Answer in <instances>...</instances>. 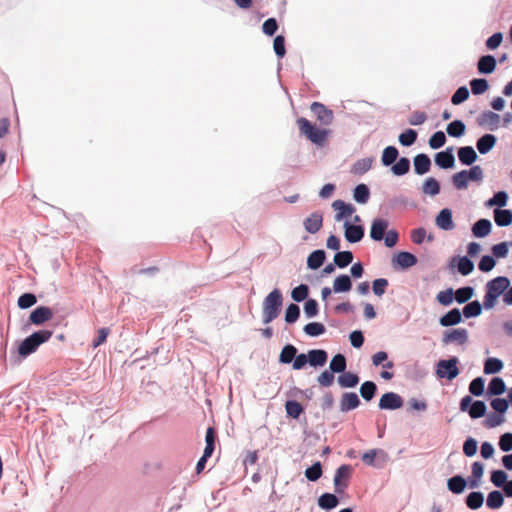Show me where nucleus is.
<instances>
[{
  "mask_svg": "<svg viewBox=\"0 0 512 512\" xmlns=\"http://www.w3.org/2000/svg\"><path fill=\"white\" fill-rule=\"evenodd\" d=\"M510 286V279L506 276H497L485 284L484 309L491 310L495 307L498 298Z\"/></svg>",
  "mask_w": 512,
  "mask_h": 512,
  "instance_id": "obj_1",
  "label": "nucleus"
},
{
  "mask_svg": "<svg viewBox=\"0 0 512 512\" xmlns=\"http://www.w3.org/2000/svg\"><path fill=\"white\" fill-rule=\"evenodd\" d=\"M283 306V294L280 289H273L263 300L262 303V322L267 325L274 321Z\"/></svg>",
  "mask_w": 512,
  "mask_h": 512,
  "instance_id": "obj_2",
  "label": "nucleus"
},
{
  "mask_svg": "<svg viewBox=\"0 0 512 512\" xmlns=\"http://www.w3.org/2000/svg\"><path fill=\"white\" fill-rule=\"evenodd\" d=\"M52 334L53 332L47 329L33 332L19 343L17 348L18 356L22 359L30 356L37 351L40 345L47 342Z\"/></svg>",
  "mask_w": 512,
  "mask_h": 512,
  "instance_id": "obj_3",
  "label": "nucleus"
},
{
  "mask_svg": "<svg viewBox=\"0 0 512 512\" xmlns=\"http://www.w3.org/2000/svg\"><path fill=\"white\" fill-rule=\"evenodd\" d=\"M297 125L301 134L305 135L308 140L316 145L321 146L328 136L326 129L317 127L304 117L297 119Z\"/></svg>",
  "mask_w": 512,
  "mask_h": 512,
  "instance_id": "obj_4",
  "label": "nucleus"
},
{
  "mask_svg": "<svg viewBox=\"0 0 512 512\" xmlns=\"http://www.w3.org/2000/svg\"><path fill=\"white\" fill-rule=\"evenodd\" d=\"M459 359L456 356H451L448 359H440L436 363L435 373L439 379L453 380L459 374L458 368Z\"/></svg>",
  "mask_w": 512,
  "mask_h": 512,
  "instance_id": "obj_5",
  "label": "nucleus"
},
{
  "mask_svg": "<svg viewBox=\"0 0 512 512\" xmlns=\"http://www.w3.org/2000/svg\"><path fill=\"white\" fill-rule=\"evenodd\" d=\"M461 412H467L472 419H479L486 415L487 406L482 400H474L472 396L466 395L459 403Z\"/></svg>",
  "mask_w": 512,
  "mask_h": 512,
  "instance_id": "obj_6",
  "label": "nucleus"
},
{
  "mask_svg": "<svg viewBox=\"0 0 512 512\" xmlns=\"http://www.w3.org/2000/svg\"><path fill=\"white\" fill-rule=\"evenodd\" d=\"M469 340L468 330L465 328H449L442 334L441 342L444 346L456 344L465 345Z\"/></svg>",
  "mask_w": 512,
  "mask_h": 512,
  "instance_id": "obj_7",
  "label": "nucleus"
},
{
  "mask_svg": "<svg viewBox=\"0 0 512 512\" xmlns=\"http://www.w3.org/2000/svg\"><path fill=\"white\" fill-rule=\"evenodd\" d=\"M352 474V466L349 464L340 465L334 475L333 483L337 494H343L349 485Z\"/></svg>",
  "mask_w": 512,
  "mask_h": 512,
  "instance_id": "obj_8",
  "label": "nucleus"
},
{
  "mask_svg": "<svg viewBox=\"0 0 512 512\" xmlns=\"http://www.w3.org/2000/svg\"><path fill=\"white\" fill-rule=\"evenodd\" d=\"M418 263L416 255L409 251H399L392 257L391 264L396 271H407Z\"/></svg>",
  "mask_w": 512,
  "mask_h": 512,
  "instance_id": "obj_9",
  "label": "nucleus"
},
{
  "mask_svg": "<svg viewBox=\"0 0 512 512\" xmlns=\"http://www.w3.org/2000/svg\"><path fill=\"white\" fill-rule=\"evenodd\" d=\"M501 116L494 111L485 110L481 112L477 118L476 123L479 127L485 128L490 131H495L499 128Z\"/></svg>",
  "mask_w": 512,
  "mask_h": 512,
  "instance_id": "obj_10",
  "label": "nucleus"
},
{
  "mask_svg": "<svg viewBox=\"0 0 512 512\" xmlns=\"http://www.w3.org/2000/svg\"><path fill=\"white\" fill-rule=\"evenodd\" d=\"M344 237L348 243L355 244L360 242L365 236V228L362 224H355L346 220L343 225Z\"/></svg>",
  "mask_w": 512,
  "mask_h": 512,
  "instance_id": "obj_11",
  "label": "nucleus"
},
{
  "mask_svg": "<svg viewBox=\"0 0 512 512\" xmlns=\"http://www.w3.org/2000/svg\"><path fill=\"white\" fill-rule=\"evenodd\" d=\"M404 405V399L398 393L386 392L379 399L378 407L381 410H397Z\"/></svg>",
  "mask_w": 512,
  "mask_h": 512,
  "instance_id": "obj_12",
  "label": "nucleus"
},
{
  "mask_svg": "<svg viewBox=\"0 0 512 512\" xmlns=\"http://www.w3.org/2000/svg\"><path fill=\"white\" fill-rule=\"evenodd\" d=\"M388 460V453L382 449H371L363 453L362 461L371 467L381 468Z\"/></svg>",
  "mask_w": 512,
  "mask_h": 512,
  "instance_id": "obj_13",
  "label": "nucleus"
},
{
  "mask_svg": "<svg viewBox=\"0 0 512 512\" xmlns=\"http://www.w3.org/2000/svg\"><path fill=\"white\" fill-rule=\"evenodd\" d=\"M454 149L452 146L439 151L434 156L435 165L443 170L452 169L455 166Z\"/></svg>",
  "mask_w": 512,
  "mask_h": 512,
  "instance_id": "obj_14",
  "label": "nucleus"
},
{
  "mask_svg": "<svg viewBox=\"0 0 512 512\" xmlns=\"http://www.w3.org/2000/svg\"><path fill=\"white\" fill-rule=\"evenodd\" d=\"M388 219L377 217L371 222L369 236L373 241L380 242L383 240L384 235L388 231Z\"/></svg>",
  "mask_w": 512,
  "mask_h": 512,
  "instance_id": "obj_15",
  "label": "nucleus"
},
{
  "mask_svg": "<svg viewBox=\"0 0 512 512\" xmlns=\"http://www.w3.org/2000/svg\"><path fill=\"white\" fill-rule=\"evenodd\" d=\"M310 109L322 125L328 126L333 122V111L328 109L324 104L320 102H313Z\"/></svg>",
  "mask_w": 512,
  "mask_h": 512,
  "instance_id": "obj_16",
  "label": "nucleus"
},
{
  "mask_svg": "<svg viewBox=\"0 0 512 512\" xmlns=\"http://www.w3.org/2000/svg\"><path fill=\"white\" fill-rule=\"evenodd\" d=\"M53 311L48 306H37L29 315V321L33 325L40 326L51 320Z\"/></svg>",
  "mask_w": 512,
  "mask_h": 512,
  "instance_id": "obj_17",
  "label": "nucleus"
},
{
  "mask_svg": "<svg viewBox=\"0 0 512 512\" xmlns=\"http://www.w3.org/2000/svg\"><path fill=\"white\" fill-rule=\"evenodd\" d=\"M463 322L461 310L454 307L440 316L439 325L445 328H453Z\"/></svg>",
  "mask_w": 512,
  "mask_h": 512,
  "instance_id": "obj_18",
  "label": "nucleus"
},
{
  "mask_svg": "<svg viewBox=\"0 0 512 512\" xmlns=\"http://www.w3.org/2000/svg\"><path fill=\"white\" fill-rule=\"evenodd\" d=\"M361 405V400L357 393L355 392H345L342 394L340 403H339V410L342 413L350 412L356 408H358Z\"/></svg>",
  "mask_w": 512,
  "mask_h": 512,
  "instance_id": "obj_19",
  "label": "nucleus"
},
{
  "mask_svg": "<svg viewBox=\"0 0 512 512\" xmlns=\"http://www.w3.org/2000/svg\"><path fill=\"white\" fill-rule=\"evenodd\" d=\"M332 208L336 211L334 218L337 222L352 216V214L356 211V208L353 204L347 203L340 199L335 200L332 203Z\"/></svg>",
  "mask_w": 512,
  "mask_h": 512,
  "instance_id": "obj_20",
  "label": "nucleus"
},
{
  "mask_svg": "<svg viewBox=\"0 0 512 512\" xmlns=\"http://www.w3.org/2000/svg\"><path fill=\"white\" fill-rule=\"evenodd\" d=\"M435 224L438 228L444 231H450L454 229L455 224L453 221V213L449 208H443L435 217Z\"/></svg>",
  "mask_w": 512,
  "mask_h": 512,
  "instance_id": "obj_21",
  "label": "nucleus"
},
{
  "mask_svg": "<svg viewBox=\"0 0 512 512\" xmlns=\"http://www.w3.org/2000/svg\"><path fill=\"white\" fill-rule=\"evenodd\" d=\"M497 67V60L491 54H485L479 57L477 61V71L479 74H492Z\"/></svg>",
  "mask_w": 512,
  "mask_h": 512,
  "instance_id": "obj_22",
  "label": "nucleus"
},
{
  "mask_svg": "<svg viewBox=\"0 0 512 512\" xmlns=\"http://www.w3.org/2000/svg\"><path fill=\"white\" fill-rule=\"evenodd\" d=\"M432 162L430 157L425 153H419L413 158L414 173L417 175H425L431 170Z\"/></svg>",
  "mask_w": 512,
  "mask_h": 512,
  "instance_id": "obj_23",
  "label": "nucleus"
},
{
  "mask_svg": "<svg viewBox=\"0 0 512 512\" xmlns=\"http://www.w3.org/2000/svg\"><path fill=\"white\" fill-rule=\"evenodd\" d=\"M497 140L494 134H483L476 140V149L481 155H485L495 147Z\"/></svg>",
  "mask_w": 512,
  "mask_h": 512,
  "instance_id": "obj_24",
  "label": "nucleus"
},
{
  "mask_svg": "<svg viewBox=\"0 0 512 512\" xmlns=\"http://www.w3.org/2000/svg\"><path fill=\"white\" fill-rule=\"evenodd\" d=\"M303 226L308 233H317L323 226L322 213L319 211L311 213L308 217L304 219Z\"/></svg>",
  "mask_w": 512,
  "mask_h": 512,
  "instance_id": "obj_25",
  "label": "nucleus"
},
{
  "mask_svg": "<svg viewBox=\"0 0 512 512\" xmlns=\"http://www.w3.org/2000/svg\"><path fill=\"white\" fill-rule=\"evenodd\" d=\"M484 474V464L480 461H475L471 465V475L466 479L467 485L471 489L478 488Z\"/></svg>",
  "mask_w": 512,
  "mask_h": 512,
  "instance_id": "obj_26",
  "label": "nucleus"
},
{
  "mask_svg": "<svg viewBox=\"0 0 512 512\" xmlns=\"http://www.w3.org/2000/svg\"><path fill=\"white\" fill-rule=\"evenodd\" d=\"M507 391V386L503 378L499 376H494L488 383V387L486 389V397L490 398L492 396H500Z\"/></svg>",
  "mask_w": 512,
  "mask_h": 512,
  "instance_id": "obj_27",
  "label": "nucleus"
},
{
  "mask_svg": "<svg viewBox=\"0 0 512 512\" xmlns=\"http://www.w3.org/2000/svg\"><path fill=\"white\" fill-rule=\"evenodd\" d=\"M457 264L458 272L462 276H467L474 271V262L468 256H454L451 261V265Z\"/></svg>",
  "mask_w": 512,
  "mask_h": 512,
  "instance_id": "obj_28",
  "label": "nucleus"
},
{
  "mask_svg": "<svg viewBox=\"0 0 512 512\" xmlns=\"http://www.w3.org/2000/svg\"><path fill=\"white\" fill-rule=\"evenodd\" d=\"M458 160L462 165L472 166L478 159V155L472 146H462L457 150Z\"/></svg>",
  "mask_w": 512,
  "mask_h": 512,
  "instance_id": "obj_29",
  "label": "nucleus"
},
{
  "mask_svg": "<svg viewBox=\"0 0 512 512\" xmlns=\"http://www.w3.org/2000/svg\"><path fill=\"white\" fill-rule=\"evenodd\" d=\"M308 352L309 365L314 368L323 367L328 361V353L324 349H310Z\"/></svg>",
  "mask_w": 512,
  "mask_h": 512,
  "instance_id": "obj_30",
  "label": "nucleus"
},
{
  "mask_svg": "<svg viewBox=\"0 0 512 512\" xmlns=\"http://www.w3.org/2000/svg\"><path fill=\"white\" fill-rule=\"evenodd\" d=\"M472 234L476 238H484L492 231V223L487 218L477 220L471 228Z\"/></svg>",
  "mask_w": 512,
  "mask_h": 512,
  "instance_id": "obj_31",
  "label": "nucleus"
},
{
  "mask_svg": "<svg viewBox=\"0 0 512 512\" xmlns=\"http://www.w3.org/2000/svg\"><path fill=\"white\" fill-rule=\"evenodd\" d=\"M318 506L324 511H331L340 504V499L336 494L325 492L317 500Z\"/></svg>",
  "mask_w": 512,
  "mask_h": 512,
  "instance_id": "obj_32",
  "label": "nucleus"
},
{
  "mask_svg": "<svg viewBox=\"0 0 512 512\" xmlns=\"http://www.w3.org/2000/svg\"><path fill=\"white\" fill-rule=\"evenodd\" d=\"M326 261V252L323 249L312 251L307 257V268L318 270Z\"/></svg>",
  "mask_w": 512,
  "mask_h": 512,
  "instance_id": "obj_33",
  "label": "nucleus"
},
{
  "mask_svg": "<svg viewBox=\"0 0 512 512\" xmlns=\"http://www.w3.org/2000/svg\"><path fill=\"white\" fill-rule=\"evenodd\" d=\"M467 486V480L461 474H456L447 480L448 490L456 495L463 493Z\"/></svg>",
  "mask_w": 512,
  "mask_h": 512,
  "instance_id": "obj_34",
  "label": "nucleus"
},
{
  "mask_svg": "<svg viewBox=\"0 0 512 512\" xmlns=\"http://www.w3.org/2000/svg\"><path fill=\"white\" fill-rule=\"evenodd\" d=\"M353 282L348 274L338 275L333 282L334 293H347L352 289Z\"/></svg>",
  "mask_w": 512,
  "mask_h": 512,
  "instance_id": "obj_35",
  "label": "nucleus"
},
{
  "mask_svg": "<svg viewBox=\"0 0 512 512\" xmlns=\"http://www.w3.org/2000/svg\"><path fill=\"white\" fill-rule=\"evenodd\" d=\"M484 309V302L481 304L478 300L469 301L462 308V317L466 319L476 318L482 314Z\"/></svg>",
  "mask_w": 512,
  "mask_h": 512,
  "instance_id": "obj_36",
  "label": "nucleus"
},
{
  "mask_svg": "<svg viewBox=\"0 0 512 512\" xmlns=\"http://www.w3.org/2000/svg\"><path fill=\"white\" fill-rule=\"evenodd\" d=\"M440 191V182L435 177H427L421 186V192L426 196L435 197Z\"/></svg>",
  "mask_w": 512,
  "mask_h": 512,
  "instance_id": "obj_37",
  "label": "nucleus"
},
{
  "mask_svg": "<svg viewBox=\"0 0 512 512\" xmlns=\"http://www.w3.org/2000/svg\"><path fill=\"white\" fill-rule=\"evenodd\" d=\"M509 200L508 193L504 190L497 191L493 194L491 198L485 201L484 205L487 208L496 207L501 209L506 206Z\"/></svg>",
  "mask_w": 512,
  "mask_h": 512,
  "instance_id": "obj_38",
  "label": "nucleus"
},
{
  "mask_svg": "<svg viewBox=\"0 0 512 512\" xmlns=\"http://www.w3.org/2000/svg\"><path fill=\"white\" fill-rule=\"evenodd\" d=\"M359 381L360 378L356 373L346 370L337 378V382L341 388H354L358 385Z\"/></svg>",
  "mask_w": 512,
  "mask_h": 512,
  "instance_id": "obj_39",
  "label": "nucleus"
},
{
  "mask_svg": "<svg viewBox=\"0 0 512 512\" xmlns=\"http://www.w3.org/2000/svg\"><path fill=\"white\" fill-rule=\"evenodd\" d=\"M494 221L499 227H507L512 224V210L495 208Z\"/></svg>",
  "mask_w": 512,
  "mask_h": 512,
  "instance_id": "obj_40",
  "label": "nucleus"
},
{
  "mask_svg": "<svg viewBox=\"0 0 512 512\" xmlns=\"http://www.w3.org/2000/svg\"><path fill=\"white\" fill-rule=\"evenodd\" d=\"M370 195H371L370 189H369L368 185H366L364 183L357 184L353 189V199L358 204H362V205L366 204L370 199Z\"/></svg>",
  "mask_w": 512,
  "mask_h": 512,
  "instance_id": "obj_41",
  "label": "nucleus"
},
{
  "mask_svg": "<svg viewBox=\"0 0 512 512\" xmlns=\"http://www.w3.org/2000/svg\"><path fill=\"white\" fill-rule=\"evenodd\" d=\"M484 494L481 491H472L465 497V504L471 510H478L484 503Z\"/></svg>",
  "mask_w": 512,
  "mask_h": 512,
  "instance_id": "obj_42",
  "label": "nucleus"
},
{
  "mask_svg": "<svg viewBox=\"0 0 512 512\" xmlns=\"http://www.w3.org/2000/svg\"><path fill=\"white\" fill-rule=\"evenodd\" d=\"M504 504V496L500 490H492L488 493L486 498V506L489 509H500Z\"/></svg>",
  "mask_w": 512,
  "mask_h": 512,
  "instance_id": "obj_43",
  "label": "nucleus"
},
{
  "mask_svg": "<svg viewBox=\"0 0 512 512\" xmlns=\"http://www.w3.org/2000/svg\"><path fill=\"white\" fill-rule=\"evenodd\" d=\"M504 363L501 359L496 357H488L484 361V373L486 375H494L503 369Z\"/></svg>",
  "mask_w": 512,
  "mask_h": 512,
  "instance_id": "obj_44",
  "label": "nucleus"
},
{
  "mask_svg": "<svg viewBox=\"0 0 512 512\" xmlns=\"http://www.w3.org/2000/svg\"><path fill=\"white\" fill-rule=\"evenodd\" d=\"M446 132L450 137L460 138L466 132V125L462 120L455 119L448 123L446 127Z\"/></svg>",
  "mask_w": 512,
  "mask_h": 512,
  "instance_id": "obj_45",
  "label": "nucleus"
},
{
  "mask_svg": "<svg viewBox=\"0 0 512 512\" xmlns=\"http://www.w3.org/2000/svg\"><path fill=\"white\" fill-rule=\"evenodd\" d=\"M399 157V151L395 146H387L384 148L381 156V163L383 166H392Z\"/></svg>",
  "mask_w": 512,
  "mask_h": 512,
  "instance_id": "obj_46",
  "label": "nucleus"
},
{
  "mask_svg": "<svg viewBox=\"0 0 512 512\" xmlns=\"http://www.w3.org/2000/svg\"><path fill=\"white\" fill-rule=\"evenodd\" d=\"M359 391L361 397L369 402L376 396L378 387L374 381L367 380L361 384Z\"/></svg>",
  "mask_w": 512,
  "mask_h": 512,
  "instance_id": "obj_47",
  "label": "nucleus"
},
{
  "mask_svg": "<svg viewBox=\"0 0 512 512\" xmlns=\"http://www.w3.org/2000/svg\"><path fill=\"white\" fill-rule=\"evenodd\" d=\"M296 353H298L297 347L293 344H286L283 346L280 355H279V363L280 364H291L293 363Z\"/></svg>",
  "mask_w": 512,
  "mask_h": 512,
  "instance_id": "obj_48",
  "label": "nucleus"
},
{
  "mask_svg": "<svg viewBox=\"0 0 512 512\" xmlns=\"http://www.w3.org/2000/svg\"><path fill=\"white\" fill-rule=\"evenodd\" d=\"M455 302L465 304L474 296L475 289L472 286H463L454 290Z\"/></svg>",
  "mask_w": 512,
  "mask_h": 512,
  "instance_id": "obj_49",
  "label": "nucleus"
},
{
  "mask_svg": "<svg viewBox=\"0 0 512 512\" xmlns=\"http://www.w3.org/2000/svg\"><path fill=\"white\" fill-rule=\"evenodd\" d=\"M347 368V359L345 355L337 353L334 355L329 363V370L335 374L343 373Z\"/></svg>",
  "mask_w": 512,
  "mask_h": 512,
  "instance_id": "obj_50",
  "label": "nucleus"
},
{
  "mask_svg": "<svg viewBox=\"0 0 512 512\" xmlns=\"http://www.w3.org/2000/svg\"><path fill=\"white\" fill-rule=\"evenodd\" d=\"M410 168V159L407 157H401L391 166V171L395 176H403L410 171Z\"/></svg>",
  "mask_w": 512,
  "mask_h": 512,
  "instance_id": "obj_51",
  "label": "nucleus"
},
{
  "mask_svg": "<svg viewBox=\"0 0 512 512\" xmlns=\"http://www.w3.org/2000/svg\"><path fill=\"white\" fill-rule=\"evenodd\" d=\"M470 396L480 397L486 394L485 379L481 376L474 378L468 386Z\"/></svg>",
  "mask_w": 512,
  "mask_h": 512,
  "instance_id": "obj_52",
  "label": "nucleus"
},
{
  "mask_svg": "<svg viewBox=\"0 0 512 512\" xmlns=\"http://www.w3.org/2000/svg\"><path fill=\"white\" fill-rule=\"evenodd\" d=\"M469 85L472 94L475 96L482 95L489 89V82L485 78H473L470 80Z\"/></svg>",
  "mask_w": 512,
  "mask_h": 512,
  "instance_id": "obj_53",
  "label": "nucleus"
},
{
  "mask_svg": "<svg viewBox=\"0 0 512 512\" xmlns=\"http://www.w3.org/2000/svg\"><path fill=\"white\" fill-rule=\"evenodd\" d=\"M354 255L349 250L338 251L334 256V262L338 268H346L353 262Z\"/></svg>",
  "mask_w": 512,
  "mask_h": 512,
  "instance_id": "obj_54",
  "label": "nucleus"
},
{
  "mask_svg": "<svg viewBox=\"0 0 512 512\" xmlns=\"http://www.w3.org/2000/svg\"><path fill=\"white\" fill-rule=\"evenodd\" d=\"M451 181H452L453 186L457 190L467 189L469 181H470L468 172H466V170H461V171L453 174L451 177Z\"/></svg>",
  "mask_w": 512,
  "mask_h": 512,
  "instance_id": "obj_55",
  "label": "nucleus"
},
{
  "mask_svg": "<svg viewBox=\"0 0 512 512\" xmlns=\"http://www.w3.org/2000/svg\"><path fill=\"white\" fill-rule=\"evenodd\" d=\"M287 416L292 419H299L304 412V407L297 400H287L285 402Z\"/></svg>",
  "mask_w": 512,
  "mask_h": 512,
  "instance_id": "obj_56",
  "label": "nucleus"
},
{
  "mask_svg": "<svg viewBox=\"0 0 512 512\" xmlns=\"http://www.w3.org/2000/svg\"><path fill=\"white\" fill-rule=\"evenodd\" d=\"M300 314H301V310L297 304L290 303L289 305H287V307L285 309V314H284V320H285L286 324L292 325V324L296 323L300 317Z\"/></svg>",
  "mask_w": 512,
  "mask_h": 512,
  "instance_id": "obj_57",
  "label": "nucleus"
},
{
  "mask_svg": "<svg viewBox=\"0 0 512 512\" xmlns=\"http://www.w3.org/2000/svg\"><path fill=\"white\" fill-rule=\"evenodd\" d=\"M303 332L309 337H319L326 332V328L321 322H309L303 327Z\"/></svg>",
  "mask_w": 512,
  "mask_h": 512,
  "instance_id": "obj_58",
  "label": "nucleus"
},
{
  "mask_svg": "<svg viewBox=\"0 0 512 512\" xmlns=\"http://www.w3.org/2000/svg\"><path fill=\"white\" fill-rule=\"evenodd\" d=\"M304 474H305V477L309 481H311V482L318 481L323 474L321 462L320 461L314 462L311 466L306 468Z\"/></svg>",
  "mask_w": 512,
  "mask_h": 512,
  "instance_id": "obj_59",
  "label": "nucleus"
},
{
  "mask_svg": "<svg viewBox=\"0 0 512 512\" xmlns=\"http://www.w3.org/2000/svg\"><path fill=\"white\" fill-rule=\"evenodd\" d=\"M309 291V286L301 283L292 289L291 298L297 303L306 301L309 296Z\"/></svg>",
  "mask_w": 512,
  "mask_h": 512,
  "instance_id": "obj_60",
  "label": "nucleus"
},
{
  "mask_svg": "<svg viewBox=\"0 0 512 512\" xmlns=\"http://www.w3.org/2000/svg\"><path fill=\"white\" fill-rule=\"evenodd\" d=\"M418 133L412 128H408L400 133L398 137L399 143L404 147L412 146L417 140Z\"/></svg>",
  "mask_w": 512,
  "mask_h": 512,
  "instance_id": "obj_61",
  "label": "nucleus"
},
{
  "mask_svg": "<svg viewBox=\"0 0 512 512\" xmlns=\"http://www.w3.org/2000/svg\"><path fill=\"white\" fill-rule=\"evenodd\" d=\"M508 480L507 472L502 469H494L490 472V481L496 488H501Z\"/></svg>",
  "mask_w": 512,
  "mask_h": 512,
  "instance_id": "obj_62",
  "label": "nucleus"
},
{
  "mask_svg": "<svg viewBox=\"0 0 512 512\" xmlns=\"http://www.w3.org/2000/svg\"><path fill=\"white\" fill-rule=\"evenodd\" d=\"M454 294V289L452 287H449L445 290L438 292V294L436 295V300L440 305L448 307L455 300Z\"/></svg>",
  "mask_w": 512,
  "mask_h": 512,
  "instance_id": "obj_63",
  "label": "nucleus"
},
{
  "mask_svg": "<svg viewBox=\"0 0 512 512\" xmlns=\"http://www.w3.org/2000/svg\"><path fill=\"white\" fill-rule=\"evenodd\" d=\"M373 159L372 158H363L357 160L351 169V172L356 175H363L368 172L372 167Z\"/></svg>",
  "mask_w": 512,
  "mask_h": 512,
  "instance_id": "obj_64",
  "label": "nucleus"
}]
</instances>
